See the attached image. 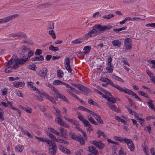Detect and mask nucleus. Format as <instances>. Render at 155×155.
<instances>
[{
    "instance_id": "nucleus-1",
    "label": "nucleus",
    "mask_w": 155,
    "mask_h": 155,
    "mask_svg": "<svg viewBox=\"0 0 155 155\" xmlns=\"http://www.w3.org/2000/svg\"><path fill=\"white\" fill-rule=\"evenodd\" d=\"M105 30V26L100 24L96 25L94 26L93 29L84 35L85 38H90L96 36L100 34L101 31Z\"/></svg>"
},
{
    "instance_id": "nucleus-2",
    "label": "nucleus",
    "mask_w": 155,
    "mask_h": 155,
    "mask_svg": "<svg viewBox=\"0 0 155 155\" xmlns=\"http://www.w3.org/2000/svg\"><path fill=\"white\" fill-rule=\"evenodd\" d=\"M132 45V41L130 38H126L124 39V47L125 51H127L128 50H130L131 48Z\"/></svg>"
},
{
    "instance_id": "nucleus-3",
    "label": "nucleus",
    "mask_w": 155,
    "mask_h": 155,
    "mask_svg": "<svg viewBox=\"0 0 155 155\" xmlns=\"http://www.w3.org/2000/svg\"><path fill=\"white\" fill-rule=\"evenodd\" d=\"M49 144H48L49 145V153L51 155H55L56 153V144L53 140H51Z\"/></svg>"
},
{
    "instance_id": "nucleus-4",
    "label": "nucleus",
    "mask_w": 155,
    "mask_h": 155,
    "mask_svg": "<svg viewBox=\"0 0 155 155\" xmlns=\"http://www.w3.org/2000/svg\"><path fill=\"white\" fill-rule=\"evenodd\" d=\"M125 143L127 144L128 148L131 151H133L134 150L135 147L133 142L130 139L124 138L122 140Z\"/></svg>"
},
{
    "instance_id": "nucleus-5",
    "label": "nucleus",
    "mask_w": 155,
    "mask_h": 155,
    "mask_svg": "<svg viewBox=\"0 0 155 155\" xmlns=\"http://www.w3.org/2000/svg\"><path fill=\"white\" fill-rule=\"evenodd\" d=\"M18 16V14H14L5 17L2 19H0V24H3L8 22L12 19L16 18Z\"/></svg>"
},
{
    "instance_id": "nucleus-6",
    "label": "nucleus",
    "mask_w": 155,
    "mask_h": 155,
    "mask_svg": "<svg viewBox=\"0 0 155 155\" xmlns=\"http://www.w3.org/2000/svg\"><path fill=\"white\" fill-rule=\"evenodd\" d=\"M90 142L100 150L102 149L105 146V144L101 141H97L96 140H92L90 141Z\"/></svg>"
},
{
    "instance_id": "nucleus-7",
    "label": "nucleus",
    "mask_w": 155,
    "mask_h": 155,
    "mask_svg": "<svg viewBox=\"0 0 155 155\" xmlns=\"http://www.w3.org/2000/svg\"><path fill=\"white\" fill-rule=\"evenodd\" d=\"M26 37V34L22 32H19L17 33L11 34L8 35V38L11 37L14 38L17 37L18 38H24Z\"/></svg>"
},
{
    "instance_id": "nucleus-8",
    "label": "nucleus",
    "mask_w": 155,
    "mask_h": 155,
    "mask_svg": "<svg viewBox=\"0 0 155 155\" xmlns=\"http://www.w3.org/2000/svg\"><path fill=\"white\" fill-rule=\"evenodd\" d=\"M56 123L60 125L61 126L65 127H68V125L65 122L63 121L59 117H57L55 120Z\"/></svg>"
},
{
    "instance_id": "nucleus-9",
    "label": "nucleus",
    "mask_w": 155,
    "mask_h": 155,
    "mask_svg": "<svg viewBox=\"0 0 155 155\" xmlns=\"http://www.w3.org/2000/svg\"><path fill=\"white\" fill-rule=\"evenodd\" d=\"M116 88L118 90L120 91L123 92L127 94H129L130 90L126 88L125 87H122L117 85Z\"/></svg>"
},
{
    "instance_id": "nucleus-10",
    "label": "nucleus",
    "mask_w": 155,
    "mask_h": 155,
    "mask_svg": "<svg viewBox=\"0 0 155 155\" xmlns=\"http://www.w3.org/2000/svg\"><path fill=\"white\" fill-rule=\"evenodd\" d=\"M116 88L118 90L120 91L123 92L127 94H129L130 90L126 88L125 87H122L117 85Z\"/></svg>"
},
{
    "instance_id": "nucleus-11",
    "label": "nucleus",
    "mask_w": 155,
    "mask_h": 155,
    "mask_svg": "<svg viewBox=\"0 0 155 155\" xmlns=\"http://www.w3.org/2000/svg\"><path fill=\"white\" fill-rule=\"evenodd\" d=\"M79 90L82 94L85 95H87L90 92V90L88 88L83 85H82Z\"/></svg>"
},
{
    "instance_id": "nucleus-12",
    "label": "nucleus",
    "mask_w": 155,
    "mask_h": 155,
    "mask_svg": "<svg viewBox=\"0 0 155 155\" xmlns=\"http://www.w3.org/2000/svg\"><path fill=\"white\" fill-rule=\"evenodd\" d=\"M16 60L20 66V65H23L28 61V58L24 59L23 58H16Z\"/></svg>"
},
{
    "instance_id": "nucleus-13",
    "label": "nucleus",
    "mask_w": 155,
    "mask_h": 155,
    "mask_svg": "<svg viewBox=\"0 0 155 155\" xmlns=\"http://www.w3.org/2000/svg\"><path fill=\"white\" fill-rule=\"evenodd\" d=\"M13 85L16 87H23L25 85V83L24 82L15 81L13 82Z\"/></svg>"
},
{
    "instance_id": "nucleus-14",
    "label": "nucleus",
    "mask_w": 155,
    "mask_h": 155,
    "mask_svg": "<svg viewBox=\"0 0 155 155\" xmlns=\"http://www.w3.org/2000/svg\"><path fill=\"white\" fill-rule=\"evenodd\" d=\"M59 130L60 134V137H61L62 138H64L65 139H67V137H65V135H67V131L63 128L61 127H60L59 128Z\"/></svg>"
},
{
    "instance_id": "nucleus-15",
    "label": "nucleus",
    "mask_w": 155,
    "mask_h": 155,
    "mask_svg": "<svg viewBox=\"0 0 155 155\" xmlns=\"http://www.w3.org/2000/svg\"><path fill=\"white\" fill-rule=\"evenodd\" d=\"M64 118L66 120L73 124L74 125H77L79 124L78 122L75 120L70 119L66 116H64Z\"/></svg>"
},
{
    "instance_id": "nucleus-16",
    "label": "nucleus",
    "mask_w": 155,
    "mask_h": 155,
    "mask_svg": "<svg viewBox=\"0 0 155 155\" xmlns=\"http://www.w3.org/2000/svg\"><path fill=\"white\" fill-rule=\"evenodd\" d=\"M29 50L28 48L25 46H23L20 48L18 50V52L20 54H24L27 52Z\"/></svg>"
},
{
    "instance_id": "nucleus-17",
    "label": "nucleus",
    "mask_w": 155,
    "mask_h": 155,
    "mask_svg": "<svg viewBox=\"0 0 155 155\" xmlns=\"http://www.w3.org/2000/svg\"><path fill=\"white\" fill-rule=\"evenodd\" d=\"M47 68H43L42 70H41L39 72V74L41 76L44 77L45 78V77L47 76Z\"/></svg>"
},
{
    "instance_id": "nucleus-18",
    "label": "nucleus",
    "mask_w": 155,
    "mask_h": 155,
    "mask_svg": "<svg viewBox=\"0 0 155 155\" xmlns=\"http://www.w3.org/2000/svg\"><path fill=\"white\" fill-rule=\"evenodd\" d=\"M64 85H65L66 87L68 88L67 89V91L70 94L72 93L73 91H74L75 90V89L74 88L72 87L70 85L66 83L64 84Z\"/></svg>"
},
{
    "instance_id": "nucleus-19",
    "label": "nucleus",
    "mask_w": 155,
    "mask_h": 155,
    "mask_svg": "<svg viewBox=\"0 0 155 155\" xmlns=\"http://www.w3.org/2000/svg\"><path fill=\"white\" fill-rule=\"evenodd\" d=\"M87 117L88 120L92 124L95 125H98V123L94 120L90 115H87Z\"/></svg>"
},
{
    "instance_id": "nucleus-20",
    "label": "nucleus",
    "mask_w": 155,
    "mask_h": 155,
    "mask_svg": "<svg viewBox=\"0 0 155 155\" xmlns=\"http://www.w3.org/2000/svg\"><path fill=\"white\" fill-rule=\"evenodd\" d=\"M78 118L84 124H84H88V123H89V122L87 120L84 118V116L83 115H79L78 116Z\"/></svg>"
},
{
    "instance_id": "nucleus-21",
    "label": "nucleus",
    "mask_w": 155,
    "mask_h": 155,
    "mask_svg": "<svg viewBox=\"0 0 155 155\" xmlns=\"http://www.w3.org/2000/svg\"><path fill=\"white\" fill-rule=\"evenodd\" d=\"M15 148L16 151H18L20 153L24 149L23 146L20 144L16 146Z\"/></svg>"
},
{
    "instance_id": "nucleus-22",
    "label": "nucleus",
    "mask_w": 155,
    "mask_h": 155,
    "mask_svg": "<svg viewBox=\"0 0 155 155\" xmlns=\"http://www.w3.org/2000/svg\"><path fill=\"white\" fill-rule=\"evenodd\" d=\"M59 147V149L63 152L67 153V154H69L70 153V150L64 147L63 146L61 145H60Z\"/></svg>"
},
{
    "instance_id": "nucleus-23",
    "label": "nucleus",
    "mask_w": 155,
    "mask_h": 155,
    "mask_svg": "<svg viewBox=\"0 0 155 155\" xmlns=\"http://www.w3.org/2000/svg\"><path fill=\"white\" fill-rule=\"evenodd\" d=\"M88 151L94 154H97V153H98V152L96 148L93 146L89 147Z\"/></svg>"
},
{
    "instance_id": "nucleus-24",
    "label": "nucleus",
    "mask_w": 155,
    "mask_h": 155,
    "mask_svg": "<svg viewBox=\"0 0 155 155\" xmlns=\"http://www.w3.org/2000/svg\"><path fill=\"white\" fill-rule=\"evenodd\" d=\"M107 104L109 105V107L111 108V109L115 111L118 112L119 111V109L117 108V106L114 104H109V103H108Z\"/></svg>"
},
{
    "instance_id": "nucleus-25",
    "label": "nucleus",
    "mask_w": 155,
    "mask_h": 155,
    "mask_svg": "<svg viewBox=\"0 0 155 155\" xmlns=\"http://www.w3.org/2000/svg\"><path fill=\"white\" fill-rule=\"evenodd\" d=\"M112 44L114 46L120 47L121 45V42L119 40H115L112 41Z\"/></svg>"
},
{
    "instance_id": "nucleus-26",
    "label": "nucleus",
    "mask_w": 155,
    "mask_h": 155,
    "mask_svg": "<svg viewBox=\"0 0 155 155\" xmlns=\"http://www.w3.org/2000/svg\"><path fill=\"white\" fill-rule=\"evenodd\" d=\"M76 140L79 142L82 145H84L85 143L84 138L80 134L78 135L77 139Z\"/></svg>"
},
{
    "instance_id": "nucleus-27",
    "label": "nucleus",
    "mask_w": 155,
    "mask_h": 155,
    "mask_svg": "<svg viewBox=\"0 0 155 155\" xmlns=\"http://www.w3.org/2000/svg\"><path fill=\"white\" fill-rule=\"evenodd\" d=\"M108 66L106 68V70L107 72L109 73H112L114 69V66L112 64H110V65L109 66L107 65Z\"/></svg>"
},
{
    "instance_id": "nucleus-28",
    "label": "nucleus",
    "mask_w": 155,
    "mask_h": 155,
    "mask_svg": "<svg viewBox=\"0 0 155 155\" xmlns=\"http://www.w3.org/2000/svg\"><path fill=\"white\" fill-rule=\"evenodd\" d=\"M129 94L131 95L133 97H134L135 98L137 99L138 101H141V99L139 98L137 95L132 91L130 90Z\"/></svg>"
},
{
    "instance_id": "nucleus-29",
    "label": "nucleus",
    "mask_w": 155,
    "mask_h": 155,
    "mask_svg": "<svg viewBox=\"0 0 155 155\" xmlns=\"http://www.w3.org/2000/svg\"><path fill=\"white\" fill-rule=\"evenodd\" d=\"M14 59L13 58H11L7 63H6V67H12L13 64L14 63Z\"/></svg>"
},
{
    "instance_id": "nucleus-30",
    "label": "nucleus",
    "mask_w": 155,
    "mask_h": 155,
    "mask_svg": "<svg viewBox=\"0 0 155 155\" xmlns=\"http://www.w3.org/2000/svg\"><path fill=\"white\" fill-rule=\"evenodd\" d=\"M91 49V47L89 46H85L83 48V51L84 53L85 54L88 53Z\"/></svg>"
},
{
    "instance_id": "nucleus-31",
    "label": "nucleus",
    "mask_w": 155,
    "mask_h": 155,
    "mask_svg": "<svg viewBox=\"0 0 155 155\" xmlns=\"http://www.w3.org/2000/svg\"><path fill=\"white\" fill-rule=\"evenodd\" d=\"M58 97L61 99H62L66 103L68 104L69 103V101H68V99L66 98V97H65L63 94H60L58 96Z\"/></svg>"
},
{
    "instance_id": "nucleus-32",
    "label": "nucleus",
    "mask_w": 155,
    "mask_h": 155,
    "mask_svg": "<svg viewBox=\"0 0 155 155\" xmlns=\"http://www.w3.org/2000/svg\"><path fill=\"white\" fill-rule=\"evenodd\" d=\"M114 119L120 122L125 124H127V121L124 120V119L121 118L120 117L117 116H115Z\"/></svg>"
},
{
    "instance_id": "nucleus-33",
    "label": "nucleus",
    "mask_w": 155,
    "mask_h": 155,
    "mask_svg": "<svg viewBox=\"0 0 155 155\" xmlns=\"http://www.w3.org/2000/svg\"><path fill=\"white\" fill-rule=\"evenodd\" d=\"M14 61L15 62L13 65L12 66V68L13 69H16L19 68L20 66L18 64L17 61L16 60V58L14 59Z\"/></svg>"
},
{
    "instance_id": "nucleus-34",
    "label": "nucleus",
    "mask_w": 155,
    "mask_h": 155,
    "mask_svg": "<svg viewBox=\"0 0 155 155\" xmlns=\"http://www.w3.org/2000/svg\"><path fill=\"white\" fill-rule=\"evenodd\" d=\"M64 74V73L60 69L57 70V75L59 78H62Z\"/></svg>"
},
{
    "instance_id": "nucleus-35",
    "label": "nucleus",
    "mask_w": 155,
    "mask_h": 155,
    "mask_svg": "<svg viewBox=\"0 0 155 155\" xmlns=\"http://www.w3.org/2000/svg\"><path fill=\"white\" fill-rule=\"evenodd\" d=\"M112 78L115 80L121 81L122 82H124V81L122 78L119 77L115 75L114 74H113L112 75Z\"/></svg>"
},
{
    "instance_id": "nucleus-36",
    "label": "nucleus",
    "mask_w": 155,
    "mask_h": 155,
    "mask_svg": "<svg viewBox=\"0 0 155 155\" xmlns=\"http://www.w3.org/2000/svg\"><path fill=\"white\" fill-rule=\"evenodd\" d=\"M53 84L54 85H60L62 84L64 85V84L66 83L61 81L60 80H55L54 81Z\"/></svg>"
},
{
    "instance_id": "nucleus-37",
    "label": "nucleus",
    "mask_w": 155,
    "mask_h": 155,
    "mask_svg": "<svg viewBox=\"0 0 155 155\" xmlns=\"http://www.w3.org/2000/svg\"><path fill=\"white\" fill-rule=\"evenodd\" d=\"M97 133L98 134V137L100 138L101 136H102L104 137H106V135L104 133L100 130L97 131Z\"/></svg>"
},
{
    "instance_id": "nucleus-38",
    "label": "nucleus",
    "mask_w": 155,
    "mask_h": 155,
    "mask_svg": "<svg viewBox=\"0 0 155 155\" xmlns=\"http://www.w3.org/2000/svg\"><path fill=\"white\" fill-rule=\"evenodd\" d=\"M49 50L56 52L58 51L59 48L58 47H55L53 45H51L49 47Z\"/></svg>"
},
{
    "instance_id": "nucleus-39",
    "label": "nucleus",
    "mask_w": 155,
    "mask_h": 155,
    "mask_svg": "<svg viewBox=\"0 0 155 155\" xmlns=\"http://www.w3.org/2000/svg\"><path fill=\"white\" fill-rule=\"evenodd\" d=\"M95 119L99 124H103V122L100 116L99 115L97 116V117H95Z\"/></svg>"
},
{
    "instance_id": "nucleus-40",
    "label": "nucleus",
    "mask_w": 155,
    "mask_h": 155,
    "mask_svg": "<svg viewBox=\"0 0 155 155\" xmlns=\"http://www.w3.org/2000/svg\"><path fill=\"white\" fill-rule=\"evenodd\" d=\"M114 16V15L113 14H110L108 15H104L103 16V18H104L105 19L107 20H108L113 17Z\"/></svg>"
},
{
    "instance_id": "nucleus-41",
    "label": "nucleus",
    "mask_w": 155,
    "mask_h": 155,
    "mask_svg": "<svg viewBox=\"0 0 155 155\" xmlns=\"http://www.w3.org/2000/svg\"><path fill=\"white\" fill-rule=\"evenodd\" d=\"M152 100H149V101L147 102L148 105L152 109H154V110H155V108H154V105L152 103Z\"/></svg>"
},
{
    "instance_id": "nucleus-42",
    "label": "nucleus",
    "mask_w": 155,
    "mask_h": 155,
    "mask_svg": "<svg viewBox=\"0 0 155 155\" xmlns=\"http://www.w3.org/2000/svg\"><path fill=\"white\" fill-rule=\"evenodd\" d=\"M83 41V40L82 39H77L74 40L72 41V43L76 44H79L81 43Z\"/></svg>"
},
{
    "instance_id": "nucleus-43",
    "label": "nucleus",
    "mask_w": 155,
    "mask_h": 155,
    "mask_svg": "<svg viewBox=\"0 0 155 155\" xmlns=\"http://www.w3.org/2000/svg\"><path fill=\"white\" fill-rule=\"evenodd\" d=\"M127 27L126 26H124L123 27L121 28H118V29H116V28H114L113 29V31H115L117 33H119L120 31L125 30L127 29Z\"/></svg>"
},
{
    "instance_id": "nucleus-44",
    "label": "nucleus",
    "mask_w": 155,
    "mask_h": 155,
    "mask_svg": "<svg viewBox=\"0 0 155 155\" xmlns=\"http://www.w3.org/2000/svg\"><path fill=\"white\" fill-rule=\"evenodd\" d=\"M105 79L106 80H107V83L110 85L113 86V87L116 88V87L117 85L114 84L111 80H110L109 79L107 78H105Z\"/></svg>"
},
{
    "instance_id": "nucleus-45",
    "label": "nucleus",
    "mask_w": 155,
    "mask_h": 155,
    "mask_svg": "<svg viewBox=\"0 0 155 155\" xmlns=\"http://www.w3.org/2000/svg\"><path fill=\"white\" fill-rule=\"evenodd\" d=\"M139 95H141L146 98H149L148 94L143 91H139L138 92Z\"/></svg>"
},
{
    "instance_id": "nucleus-46",
    "label": "nucleus",
    "mask_w": 155,
    "mask_h": 155,
    "mask_svg": "<svg viewBox=\"0 0 155 155\" xmlns=\"http://www.w3.org/2000/svg\"><path fill=\"white\" fill-rule=\"evenodd\" d=\"M54 24L52 22H50L48 24V29H53L54 28Z\"/></svg>"
},
{
    "instance_id": "nucleus-47",
    "label": "nucleus",
    "mask_w": 155,
    "mask_h": 155,
    "mask_svg": "<svg viewBox=\"0 0 155 155\" xmlns=\"http://www.w3.org/2000/svg\"><path fill=\"white\" fill-rule=\"evenodd\" d=\"M77 53L78 56L80 58H84V54H85L84 52L81 51H78L77 52Z\"/></svg>"
},
{
    "instance_id": "nucleus-48",
    "label": "nucleus",
    "mask_w": 155,
    "mask_h": 155,
    "mask_svg": "<svg viewBox=\"0 0 155 155\" xmlns=\"http://www.w3.org/2000/svg\"><path fill=\"white\" fill-rule=\"evenodd\" d=\"M70 61L69 58L68 57H66L65 58L64 62V66L70 65Z\"/></svg>"
},
{
    "instance_id": "nucleus-49",
    "label": "nucleus",
    "mask_w": 155,
    "mask_h": 155,
    "mask_svg": "<svg viewBox=\"0 0 155 155\" xmlns=\"http://www.w3.org/2000/svg\"><path fill=\"white\" fill-rule=\"evenodd\" d=\"M49 34L50 35H51L53 39H55L56 38V36L53 30L49 31Z\"/></svg>"
},
{
    "instance_id": "nucleus-50",
    "label": "nucleus",
    "mask_w": 155,
    "mask_h": 155,
    "mask_svg": "<svg viewBox=\"0 0 155 155\" xmlns=\"http://www.w3.org/2000/svg\"><path fill=\"white\" fill-rule=\"evenodd\" d=\"M70 135L71 137L73 139L76 140L77 139L78 136H76L75 134L73 132H71L70 133Z\"/></svg>"
},
{
    "instance_id": "nucleus-51",
    "label": "nucleus",
    "mask_w": 155,
    "mask_h": 155,
    "mask_svg": "<svg viewBox=\"0 0 155 155\" xmlns=\"http://www.w3.org/2000/svg\"><path fill=\"white\" fill-rule=\"evenodd\" d=\"M51 141V140L43 138H41V139L40 140V141L41 142H46L48 144L50 143Z\"/></svg>"
},
{
    "instance_id": "nucleus-52",
    "label": "nucleus",
    "mask_w": 155,
    "mask_h": 155,
    "mask_svg": "<svg viewBox=\"0 0 155 155\" xmlns=\"http://www.w3.org/2000/svg\"><path fill=\"white\" fill-rule=\"evenodd\" d=\"M8 90V88L7 87H5L4 88L3 90H2V94L3 95H5L7 93V91Z\"/></svg>"
},
{
    "instance_id": "nucleus-53",
    "label": "nucleus",
    "mask_w": 155,
    "mask_h": 155,
    "mask_svg": "<svg viewBox=\"0 0 155 155\" xmlns=\"http://www.w3.org/2000/svg\"><path fill=\"white\" fill-rule=\"evenodd\" d=\"M66 69L68 71V73H71L72 70L70 65H68L64 66Z\"/></svg>"
},
{
    "instance_id": "nucleus-54",
    "label": "nucleus",
    "mask_w": 155,
    "mask_h": 155,
    "mask_svg": "<svg viewBox=\"0 0 155 155\" xmlns=\"http://www.w3.org/2000/svg\"><path fill=\"white\" fill-rule=\"evenodd\" d=\"M24 110L29 113H31L32 112L31 108L28 107H25Z\"/></svg>"
},
{
    "instance_id": "nucleus-55",
    "label": "nucleus",
    "mask_w": 155,
    "mask_h": 155,
    "mask_svg": "<svg viewBox=\"0 0 155 155\" xmlns=\"http://www.w3.org/2000/svg\"><path fill=\"white\" fill-rule=\"evenodd\" d=\"M89 124L88 125H84V126L87 127L88 128L87 129V130L90 132L92 130V129L91 128V125L89 122V123H88Z\"/></svg>"
},
{
    "instance_id": "nucleus-56",
    "label": "nucleus",
    "mask_w": 155,
    "mask_h": 155,
    "mask_svg": "<svg viewBox=\"0 0 155 155\" xmlns=\"http://www.w3.org/2000/svg\"><path fill=\"white\" fill-rule=\"evenodd\" d=\"M127 109L129 113L133 115L134 114V113H136L133 110L128 107H127Z\"/></svg>"
},
{
    "instance_id": "nucleus-57",
    "label": "nucleus",
    "mask_w": 155,
    "mask_h": 155,
    "mask_svg": "<svg viewBox=\"0 0 155 155\" xmlns=\"http://www.w3.org/2000/svg\"><path fill=\"white\" fill-rule=\"evenodd\" d=\"M78 108L79 109H81L84 111H86L87 112H88L89 110L87 109V108L84 107L83 106H79L78 107Z\"/></svg>"
},
{
    "instance_id": "nucleus-58",
    "label": "nucleus",
    "mask_w": 155,
    "mask_h": 155,
    "mask_svg": "<svg viewBox=\"0 0 155 155\" xmlns=\"http://www.w3.org/2000/svg\"><path fill=\"white\" fill-rule=\"evenodd\" d=\"M107 100L108 101L111 102L112 103H115L116 101V100H115V99L114 98H110V97H108L107 99Z\"/></svg>"
},
{
    "instance_id": "nucleus-59",
    "label": "nucleus",
    "mask_w": 155,
    "mask_h": 155,
    "mask_svg": "<svg viewBox=\"0 0 155 155\" xmlns=\"http://www.w3.org/2000/svg\"><path fill=\"white\" fill-rule=\"evenodd\" d=\"M34 52L31 51H30L28 52V56L26 58H28V61L30 59L31 57L33 54Z\"/></svg>"
},
{
    "instance_id": "nucleus-60",
    "label": "nucleus",
    "mask_w": 155,
    "mask_h": 155,
    "mask_svg": "<svg viewBox=\"0 0 155 155\" xmlns=\"http://www.w3.org/2000/svg\"><path fill=\"white\" fill-rule=\"evenodd\" d=\"M131 120L132 121L133 124L137 128L138 127V124L137 123L136 120L134 119H132Z\"/></svg>"
},
{
    "instance_id": "nucleus-61",
    "label": "nucleus",
    "mask_w": 155,
    "mask_h": 155,
    "mask_svg": "<svg viewBox=\"0 0 155 155\" xmlns=\"http://www.w3.org/2000/svg\"><path fill=\"white\" fill-rule=\"evenodd\" d=\"M44 96H45L46 99L48 100H50V98L52 97L50 96L46 92H43Z\"/></svg>"
},
{
    "instance_id": "nucleus-62",
    "label": "nucleus",
    "mask_w": 155,
    "mask_h": 155,
    "mask_svg": "<svg viewBox=\"0 0 155 155\" xmlns=\"http://www.w3.org/2000/svg\"><path fill=\"white\" fill-rule=\"evenodd\" d=\"M112 58H111V57L110 56L108 57V63H107V65H109V66L110 65V64H112L111 63V62L112 61Z\"/></svg>"
},
{
    "instance_id": "nucleus-63",
    "label": "nucleus",
    "mask_w": 155,
    "mask_h": 155,
    "mask_svg": "<svg viewBox=\"0 0 155 155\" xmlns=\"http://www.w3.org/2000/svg\"><path fill=\"white\" fill-rule=\"evenodd\" d=\"M37 61H42L44 59V58L43 56L40 55L39 57H36Z\"/></svg>"
},
{
    "instance_id": "nucleus-64",
    "label": "nucleus",
    "mask_w": 155,
    "mask_h": 155,
    "mask_svg": "<svg viewBox=\"0 0 155 155\" xmlns=\"http://www.w3.org/2000/svg\"><path fill=\"white\" fill-rule=\"evenodd\" d=\"M145 26L147 27H150L155 28V23L148 24L146 25Z\"/></svg>"
}]
</instances>
